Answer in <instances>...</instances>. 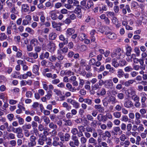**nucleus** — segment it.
<instances>
[{"instance_id": "obj_1", "label": "nucleus", "mask_w": 147, "mask_h": 147, "mask_svg": "<svg viewBox=\"0 0 147 147\" xmlns=\"http://www.w3.org/2000/svg\"><path fill=\"white\" fill-rule=\"evenodd\" d=\"M72 139L73 141H70L69 143L70 146L76 147L78 146L80 144V142L78 137L76 136H72Z\"/></svg>"}, {"instance_id": "obj_14", "label": "nucleus", "mask_w": 147, "mask_h": 147, "mask_svg": "<svg viewBox=\"0 0 147 147\" xmlns=\"http://www.w3.org/2000/svg\"><path fill=\"white\" fill-rule=\"evenodd\" d=\"M39 69V67L38 65H33L32 69L33 72L38 76L39 75V73L38 72V70Z\"/></svg>"}, {"instance_id": "obj_2", "label": "nucleus", "mask_w": 147, "mask_h": 147, "mask_svg": "<svg viewBox=\"0 0 147 147\" xmlns=\"http://www.w3.org/2000/svg\"><path fill=\"white\" fill-rule=\"evenodd\" d=\"M22 129L19 127L16 128L15 131H14L15 133H17V136L19 138H22L24 137V135L22 133Z\"/></svg>"}, {"instance_id": "obj_47", "label": "nucleus", "mask_w": 147, "mask_h": 147, "mask_svg": "<svg viewBox=\"0 0 147 147\" xmlns=\"http://www.w3.org/2000/svg\"><path fill=\"white\" fill-rule=\"evenodd\" d=\"M72 105H73V107L77 109L79 108L80 104L78 102H76L75 100L72 103Z\"/></svg>"}, {"instance_id": "obj_35", "label": "nucleus", "mask_w": 147, "mask_h": 147, "mask_svg": "<svg viewBox=\"0 0 147 147\" xmlns=\"http://www.w3.org/2000/svg\"><path fill=\"white\" fill-rule=\"evenodd\" d=\"M93 7V3L92 1H90L88 2L87 5L85 6V8L87 9H89L90 8Z\"/></svg>"}, {"instance_id": "obj_30", "label": "nucleus", "mask_w": 147, "mask_h": 147, "mask_svg": "<svg viewBox=\"0 0 147 147\" xmlns=\"http://www.w3.org/2000/svg\"><path fill=\"white\" fill-rule=\"evenodd\" d=\"M10 12L12 13H14L16 15H18L19 13L18 11L16 10L14 5H13V6L11 8Z\"/></svg>"}, {"instance_id": "obj_46", "label": "nucleus", "mask_w": 147, "mask_h": 147, "mask_svg": "<svg viewBox=\"0 0 147 147\" xmlns=\"http://www.w3.org/2000/svg\"><path fill=\"white\" fill-rule=\"evenodd\" d=\"M96 61V60L94 58H91L90 59L89 61V64L91 65H95V63Z\"/></svg>"}, {"instance_id": "obj_45", "label": "nucleus", "mask_w": 147, "mask_h": 147, "mask_svg": "<svg viewBox=\"0 0 147 147\" xmlns=\"http://www.w3.org/2000/svg\"><path fill=\"white\" fill-rule=\"evenodd\" d=\"M38 39L39 42L42 44V46H43L45 42V39L41 36H39L38 37Z\"/></svg>"}, {"instance_id": "obj_34", "label": "nucleus", "mask_w": 147, "mask_h": 147, "mask_svg": "<svg viewBox=\"0 0 147 147\" xmlns=\"http://www.w3.org/2000/svg\"><path fill=\"white\" fill-rule=\"evenodd\" d=\"M49 127L54 130H56L57 129V125L54 124L53 122H51L49 124Z\"/></svg>"}, {"instance_id": "obj_56", "label": "nucleus", "mask_w": 147, "mask_h": 147, "mask_svg": "<svg viewBox=\"0 0 147 147\" xmlns=\"http://www.w3.org/2000/svg\"><path fill=\"white\" fill-rule=\"evenodd\" d=\"M113 115L116 118H119L121 116V113L120 112L117 111L114 112Z\"/></svg>"}, {"instance_id": "obj_64", "label": "nucleus", "mask_w": 147, "mask_h": 147, "mask_svg": "<svg viewBox=\"0 0 147 147\" xmlns=\"http://www.w3.org/2000/svg\"><path fill=\"white\" fill-rule=\"evenodd\" d=\"M80 142L82 144H84L87 142V140L85 137H82L80 138Z\"/></svg>"}, {"instance_id": "obj_5", "label": "nucleus", "mask_w": 147, "mask_h": 147, "mask_svg": "<svg viewBox=\"0 0 147 147\" xmlns=\"http://www.w3.org/2000/svg\"><path fill=\"white\" fill-rule=\"evenodd\" d=\"M124 105L125 107L128 108H130L134 107L133 102L131 100H129L125 102Z\"/></svg>"}, {"instance_id": "obj_52", "label": "nucleus", "mask_w": 147, "mask_h": 147, "mask_svg": "<svg viewBox=\"0 0 147 147\" xmlns=\"http://www.w3.org/2000/svg\"><path fill=\"white\" fill-rule=\"evenodd\" d=\"M61 53H57L58 55L57 57V59H58L59 61H62L64 57V56L61 54Z\"/></svg>"}, {"instance_id": "obj_11", "label": "nucleus", "mask_w": 147, "mask_h": 147, "mask_svg": "<svg viewBox=\"0 0 147 147\" xmlns=\"http://www.w3.org/2000/svg\"><path fill=\"white\" fill-rule=\"evenodd\" d=\"M50 16L53 20H55L57 19V16L55 12L51 11L49 12Z\"/></svg>"}, {"instance_id": "obj_59", "label": "nucleus", "mask_w": 147, "mask_h": 147, "mask_svg": "<svg viewBox=\"0 0 147 147\" xmlns=\"http://www.w3.org/2000/svg\"><path fill=\"white\" fill-rule=\"evenodd\" d=\"M133 68L131 66H129L125 67L124 68L125 71L126 72H129L133 70Z\"/></svg>"}, {"instance_id": "obj_40", "label": "nucleus", "mask_w": 147, "mask_h": 147, "mask_svg": "<svg viewBox=\"0 0 147 147\" xmlns=\"http://www.w3.org/2000/svg\"><path fill=\"white\" fill-rule=\"evenodd\" d=\"M7 38V35L3 33L0 34V40L3 41L6 39Z\"/></svg>"}, {"instance_id": "obj_43", "label": "nucleus", "mask_w": 147, "mask_h": 147, "mask_svg": "<svg viewBox=\"0 0 147 147\" xmlns=\"http://www.w3.org/2000/svg\"><path fill=\"white\" fill-rule=\"evenodd\" d=\"M57 135L60 138L61 140L64 142V134L61 132H60Z\"/></svg>"}, {"instance_id": "obj_63", "label": "nucleus", "mask_w": 147, "mask_h": 147, "mask_svg": "<svg viewBox=\"0 0 147 147\" xmlns=\"http://www.w3.org/2000/svg\"><path fill=\"white\" fill-rule=\"evenodd\" d=\"M105 2L109 7H110L111 8L113 7V4L112 2L110 1L109 0H106L105 1Z\"/></svg>"}, {"instance_id": "obj_16", "label": "nucleus", "mask_w": 147, "mask_h": 147, "mask_svg": "<svg viewBox=\"0 0 147 147\" xmlns=\"http://www.w3.org/2000/svg\"><path fill=\"white\" fill-rule=\"evenodd\" d=\"M88 142L90 144H92L94 146H96L97 144V142L96 140L92 137L90 138L88 140Z\"/></svg>"}, {"instance_id": "obj_15", "label": "nucleus", "mask_w": 147, "mask_h": 147, "mask_svg": "<svg viewBox=\"0 0 147 147\" xmlns=\"http://www.w3.org/2000/svg\"><path fill=\"white\" fill-rule=\"evenodd\" d=\"M36 139L37 138L33 135H32L30 137V142L28 143L29 144H31L36 145Z\"/></svg>"}, {"instance_id": "obj_7", "label": "nucleus", "mask_w": 147, "mask_h": 147, "mask_svg": "<svg viewBox=\"0 0 147 147\" xmlns=\"http://www.w3.org/2000/svg\"><path fill=\"white\" fill-rule=\"evenodd\" d=\"M105 34L107 37L110 39H114L116 38V35L114 33L111 32H106Z\"/></svg>"}, {"instance_id": "obj_13", "label": "nucleus", "mask_w": 147, "mask_h": 147, "mask_svg": "<svg viewBox=\"0 0 147 147\" xmlns=\"http://www.w3.org/2000/svg\"><path fill=\"white\" fill-rule=\"evenodd\" d=\"M95 109L100 113H103L105 111V109L103 107H102L100 105H96L94 106Z\"/></svg>"}, {"instance_id": "obj_24", "label": "nucleus", "mask_w": 147, "mask_h": 147, "mask_svg": "<svg viewBox=\"0 0 147 147\" xmlns=\"http://www.w3.org/2000/svg\"><path fill=\"white\" fill-rule=\"evenodd\" d=\"M96 55V51L95 50H94L90 51L89 55V57L92 58L95 57Z\"/></svg>"}, {"instance_id": "obj_26", "label": "nucleus", "mask_w": 147, "mask_h": 147, "mask_svg": "<svg viewBox=\"0 0 147 147\" xmlns=\"http://www.w3.org/2000/svg\"><path fill=\"white\" fill-rule=\"evenodd\" d=\"M29 57H33L34 59H36L38 57V55L37 52L33 53V52L29 53L28 54Z\"/></svg>"}, {"instance_id": "obj_22", "label": "nucleus", "mask_w": 147, "mask_h": 147, "mask_svg": "<svg viewBox=\"0 0 147 147\" xmlns=\"http://www.w3.org/2000/svg\"><path fill=\"white\" fill-rule=\"evenodd\" d=\"M8 126V123L7 122H6L3 125L0 126V130L2 131H3L5 129L7 130Z\"/></svg>"}, {"instance_id": "obj_18", "label": "nucleus", "mask_w": 147, "mask_h": 147, "mask_svg": "<svg viewBox=\"0 0 147 147\" xmlns=\"http://www.w3.org/2000/svg\"><path fill=\"white\" fill-rule=\"evenodd\" d=\"M106 93V90L104 88H102L98 92L97 95L99 96H103Z\"/></svg>"}, {"instance_id": "obj_28", "label": "nucleus", "mask_w": 147, "mask_h": 147, "mask_svg": "<svg viewBox=\"0 0 147 147\" xmlns=\"http://www.w3.org/2000/svg\"><path fill=\"white\" fill-rule=\"evenodd\" d=\"M120 128L119 127H115L114 128L113 131L112 133L114 135H117L118 133L120 131Z\"/></svg>"}, {"instance_id": "obj_21", "label": "nucleus", "mask_w": 147, "mask_h": 147, "mask_svg": "<svg viewBox=\"0 0 147 147\" xmlns=\"http://www.w3.org/2000/svg\"><path fill=\"white\" fill-rule=\"evenodd\" d=\"M68 51V48L67 47H65L62 49L59 50L57 51V53H66Z\"/></svg>"}, {"instance_id": "obj_9", "label": "nucleus", "mask_w": 147, "mask_h": 147, "mask_svg": "<svg viewBox=\"0 0 147 147\" xmlns=\"http://www.w3.org/2000/svg\"><path fill=\"white\" fill-rule=\"evenodd\" d=\"M105 86L106 88H111L113 85V83L111 80H107L105 82Z\"/></svg>"}, {"instance_id": "obj_49", "label": "nucleus", "mask_w": 147, "mask_h": 147, "mask_svg": "<svg viewBox=\"0 0 147 147\" xmlns=\"http://www.w3.org/2000/svg\"><path fill=\"white\" fill-rule=\"evenodd\" d=\"M52 26L54 28H55L57 26H61L62 25V23H57L55 21H53L52 23Z\"/></svg>"}, {"instance_id": "obj_31", "label": "nucleus", "mask_w": 147, "mask_h": 147, "mask_svg": "<svg viewBox=\"0 0 147 147\" xmlns=\"http://www.w3.org/2000/svg\"><path fill=\"white\" fill-rule=\"evenodd\" d=\"M70 135L67 133H66L65 134L64 137V142H68L70 138Z\"/></svg>"}, {"instance_id": "obj_48", "label": "nucleus", "mask_w": 147, "mask_h": 147, "mask_svg": "<svg viewBox=\"0 0 147 147\" xmlns=\"http://www.w3.org/2000/svg\"><path fill=\"white\" fill-rule=\"evenodd\" d=\"M110 101L113 104H114L116 102V99L115 96L111 95L109 97Z\"/></svg>"}, {"instance_id": "obj_17", "label": "nucleus", "mask_w": 147, "mask_h": 147, "mask_svg": "<svg viewBox=\"0 0 147 147\" xmlns=\"http://www.w3.org/2000/svg\"><path fill=\"white\" fill-rule=\"evenodd\" d=\"M75 32V30L72 28H69L67 29L66 31V34L67 35L71 36Z\"/></svg>"}, {"instance_id": "obj_12", "label": "nucleus", "mask_w": 147, "mask_h": 147, "mask_svg": "<svg viewBox=\"0 0 147 147\" xmlns=\"http://www.w3.org/2000/svg\"><path fill=\"white\" fill-rule=\"evenodd\" d=\"M49 55V54L48 52H46L45 53H42L40 55V58L41 59H43L45 58L48 59Z\"/></svg>"}, {"instance_id": "obj_25", "label": "nucleus", "mask_w": 147, "mask_h": 147, "mask_svg": "<svg viewBox=\"0 0 147 147\" xmlns=\"http://www.w3.org/2000/svg\"><path fill=\"white\" fill-rule=\"evenodd\" d=\"M112 65L115 67H117L119 65V64L117 62V60L115 59H112Z\"/></svg>"}, {"instance_id": "obj_54", "label": "nucleus", "mask_w": 147, "mask_h": 147, "mask_svg": "<svg viewBox=\"0 0 147 147\" xmlns=\"http://www.w3.org/2000/svg\"><path fill=\"white\" fill-rule=\"evenodd\" d=\"M141 140V137L139 136H137L136 138V144L137 145H139L140 144V142Z\"/></svg>"}, {"instance_id": "obj_50", "label": "nucleus", "mask_w": 147, "mask_h": 147, "mask_svg": "<svg viewBox=\"0 0 147 147\" xmlns=\"http://www.w3.org/2000/svg\"><path fill=\"white\" fill-rule=\"evenodd\" d=\"M127 92L129 94H131L132 95L135 93V91L131 88H129Z\"/></svg>"}, {"instance_id": "obj_51", "label": "nucleus", "mask_w": 147, "mask_h": 147, "mask_svg": "<svg viewBox=\"0 0 147 147\" xmlns=\"http://www.w3.org/2000/svg\"><path fill=\"white\" fill-rule=\"evenodd\" d=\"M32 95V93L30 91H28L26 93V96L27 98H31Z\"/></svg>"}, {"instance_id": "obj_27", "label": "nucleus", "mask_w": 147, "mask_h": 147, "mask_svg": "<svg viewBox=\"0 0 147 147\" xmlns=\"http://www.w3.org/2000/svg\"><path fill=\"white\" fill-rule=\"evenodd\" d=\"M59 39L64 42L68 43V39L67 38H65L63 34L60 35L59 36Z\"/></svg>"}, {"instance_id": "obj_3", "label": "nucleus", "mask_w": 147, "mask_h": 147, "mask_svg": "<svg viewBox=\"0 0 147 147\" xmlns=\"http://www.w3.org/2000/svg\"><path fill=\"white\" fill-rule=\"evenodd\" d=\"M39 138L38 140V143L40 145H43L45 142L47 140V137L45 136H39Z\"/></svg>"}, {"instance_id": "obj_6", "label": "nucleus", "mask_w": 147, "mask_h": 147, "mask_svg": "<svg viewBox=\"0 0 147 147\" xmlns=\"http://www.w3.org/2000/svg\"><path fill=\"white\" fill-rule=\"evenodd\" d=\"M48 49L51 52L54 51L55 49V45L53 42H50L48 45Z\"/></svg>"}, {"instance_id": "obj_20", "label": "nucleus", "mask_w": 147, "mask_h": 147, "mask_svg": "<svg viewBox=\"0 0 147 147\" xmlns=\"http://www.w3.org/2000/svg\"><path fill=\"white\" fill-rule=\"evenodd\" d=\"M124 73V72L122 69H118L117 71V77L119 78H123V77Z\"/></svg>"}, {"instance_id": "obj_10", "label": "nucleus", "mask_w": 147, "mask_h": 147, "mask_svg": "<svg viewBox=\"0 0 147 147\" xmlns=\"http://www.w3.org/2000/svg\"><path fill=\"white\" fill-rule=\"evenodd\" d=\"M29 7L27 4H24L22 5V9L23 11L26 13L29 12Z\"/></svg>"}, {"instance_id": "obj_23", "label": "nucleus", "mask_w": 147, "mask_h": 147, "mask_svg": "<svg viewBox=\"0 0 147 147\" xmlns=\"http://www.w3.org/2000/svg\"><path fill=\"white\" fill-rule=\"evenodd\" d=\"M30 44L34 46H37L38 44V40L35 38H34L31 40L30 42Z\"/></svg>"}, {"instance_id": "obj_32", "label": "nucleus", "mask_w": 147, "mask_h": 147, "mask_svg": "<svg viewBox=\"0 0 147 147\" xmlns=\"http://www.w3.org/2000/svg\"><path fill=\"white\" fill-rule=\"evenodd\" d=\"M86 35L84 33H81L79 35L78 37L81 41L84 40L86 38Z\"/></svg>"}, {"instance_id": "obj_57", "label": "nucleus", "mask_w": 147, "mask_h": 147, "mask_svg": "<svg viewBox=\"0 0 147 147\" xmlns=\"http://www.w3.org/2000/svg\"><path fill=\"white\" fill-rule=\"evenodd\" d=\"M15 129V128L11 125L9 126H8L7 131L9 132H10L12 131L14 132Z\"/></svg>"}, {"instance_id": "obj_53", "label": "nucleus", "mask_w": 147, "mask_h": 147, "mask_svg": "<svg viewBox=\"0 0 147 147\" xmlns=\"http://www.w3.org/2000/svg\"><path fill=\"white\" fill-rule=\"evenodd\" d=\"M101 118L100 121H102L104 122L107 121L108 120V118L107 116L106 115H103L102 114V116Z\"/></svg>"}, {"instance_id": "obj_8", "label": "nucleus", "mask_w": 147, "mask_h": 147, "mask_svg": "<svg viewBox=\"0 0 147 147\" xmlns=\"http://www.w3.org/2000/svg\"><path fill=\"white\" fill-rule=\"evenodd\" d=\"M141 115L140 113L138 112H136L135 113L136 120L135 122L136 125H138L141 123V121L140 120Z\"/></svg>"}, {"instance_id": "obj_29", "label": "nucleus", "mask_w": 147, "mask_h": 147, "mask_svg": "<svg viewBox=\"0 0 147 147\" xmlns=\"http://www.w3.org/2000/svg\"><path fill=\"white\" fill-rule=\"evenodd\" d=\"M138 61V62L140 63L141 65V69L142 70H144L145 69V65H144V60L142 59H139Z\"/></svg>"}, {"instance_id": "obj_42", "label": "nucleus", "mask_w": 147, "mask_h": 147, "mask_svg": "<svg viewBox=\"0 0 147 147\" xmlns=\"http://www.w3.org/2000/svg\"><path fill=\"white\" fill-rule=\"evenodd\" d=\"M131 98L135 102L139 101L140 99L139 97L135 94L132 95Z\"/></svg>"}, {"instance_id": "obj_36", "label": "nucleus", "mask_w": 147, "mask_h": 147, "mask_svg": "<svg viewBox=\"0 0 147 147\" xmlns=\"http://www.w3.org/2000/svg\"><path fill=\"white\" fill-rule=\"evenodd\" d=\"M72 125V121L71 119H68L65 121L64 125L71 126Z\"/></svg>"}, {"instance_id": "obj_44", "label": "nucleus", "mask_w": 147, "mask_h": 147, "mask_svg": "<svg viewBox=\"0 0 147 147\" xmlns=\"http://www.w3.org/2000/svg\"><path fill=\"white\" fill-rule=\"evenodd\" d=\"M71 132L73 135H76L78 134V131L77 128H74L71 129Z\"/></svg>"}, {"instance_id": "obj_41", "label": "nucleus", "mask_w": 147, "mask_h": 147, "mask_svg": "<svg viewBox=\"0 0 147 147\" xmlns=\"http://www.w3.org/2000/svg\"><path fill=\"white\" fill-rule=\"evenodd\" d=\"M52 94V92L51 91H48L47 94L45 96L47 99H49L51 97Z\"/></svg>"}, {"instance_id": "obj_55", "label": "nucleus", "mask_w": 147, "mask_h": 147, "mask_svg": "<svg viewBox=\"0 0 147 147\" xmlns=\"http://www.w3.org/2000/svg\"><path fill=\"white\" fill-rule=\"evenodd\" d=\"M25 30L26 32L31 34H33L34 33V30L29 27H27L26 28Z\"/></svg>"}, {"instance_id": "obj_37", "label": "nucleus", "mask_w": 147, "mask_h": 147, "mask_svg": "<svg viewBox=\"0 0 147 147\" xmlns=\"http://www.w3.org/2000/svg\"><path fill=\"white\" fill-rule=\"evenodd\" d=\"M135 81L134 80H130L125 82L124 84L126 86H129L130 84H132Z\"/></svg>"}, {"instance_id": "obj_60", "label": "nucleus", "mask_w": 147, "mask_h": 147, "mask_svg": "<svg viewBox=\"0 0 147 147\" xmlns=\"http://www.w3.org/2000/svg\"><path fill=\"white\" fill-rule=\"evenodd\" d=\"M128 132L131 133L130 131L132 128V125L131 123L128 124L126 126Z\"/></svg>"}, {"instance_id": "obj_4", "label": "nucleus", "mask_w": 147, "mask_h": 147, "mask_svg": "<svg viewBox=\"0 0 147 147\" xmlns=\"http://www.w3.org/2000/svg\"><path fill=\"white\" fill-rule=\"evenodd\" d=\"M32 19L31 16L30 15H27L25 17V19L23 20L22 22V25L26 26L28 24Z\"/></svg>"}, {"instance_id": "obj_39", "label": "nucleus", "mask_w": 147, "mask_h": 147, "mask_svg": "<svg viewBox=\"0 0 147 147\" xmlns=\"http://www.w3.org/2000/svg\"><path fill=\"white\" fill-rule=\"evenodd\" d=\"M31 127V125L30 124H25L23 125L22 127V128L24 130H28L27 129H30Z\"/></svg>"}, {"instance_id": "obj_33", "label": "nucleus", "mask_w": 147, "mask_h": 147, "mask_svg": "<svg viewBox=\"0 0 147 147\" xmlns=\"http://www.w3.org/2000/svg\"><path fill=\"white\" fill-rule=\"evenodd\" d=\"M57 37L56 34L54 32H52L50 34L49 36V39L51 40H55Z\"/></svg>"}, {"instance_id": "obj_61", "label": "nucleus", "mask_w": 147, "mask_h": 147, "mask_svg": "<svg viewBox=\"0 0 147 147\" xmlns=\"http://www.w3.org/2000/svg\"><path fill=\"white\" fill-rule=\"evenodd\" d=\"M57 59V57L55 55H52L49 58V60L51 62L55 61Z\"/></svg>"}, {"instance_id": "obj_38", "label": "nucleus", "mask_w": 147, "mask_h": 147, "mask_svg": "<svg viewBox=\"0 0 147 147\" xmlns=\"http://www.w3.org/2000/svg\"><path fill=\"white\" fill-rule=\"evenodd\" d=\"M107 7L106 5H103L102 7H99V11L100 13H102L103 11H106L107 10Z\"/></svg>"}, {"instance_id": "obj_58", "label": "nucleus", "mask_w": 147, "mask_h": 147, "mask_svg": "<svg viewBox=\"0 0 147 147\" xmlns=\"http://www.w3.org/2000/svg\"><path fill=\"white\" fill-rule=\"evenodd\" d=\"M69 11L66 9L63 8L61 10L60 12L62 14H67L68 13Z\"/></svg>"}, {"instance_id": "obj_19", "label": "nucleus", "mask_w": 147, "mask_h": 147, "mask_svg": "<svg viewBox=\"0 0 147 147\" xmlns=\"http://www.w3.org/2000/svg\"><path fill=\"white\" fill-rule=\"evenodd\" d=\"M42 119L43 120L44 122L46 125H48L50 123V120L49 117L45 115L42 116L41 117V120Z\"/></svg>"}, {"instance_id": "obj_62", "label": "nucleus", "mask_w": 147, "mask_h": 147, "mask_svg": "<svg viewBox=\"0 0 147 147\" xmlns=\"http://www.w3.org/2000/svg\"><path fill=\"white\" fill-rule=\"evenodd\" d=\"M17 119H18L19 123L20 125H22L24 123V119L20 117H17Z\"/></svg>"}]
</instances>
